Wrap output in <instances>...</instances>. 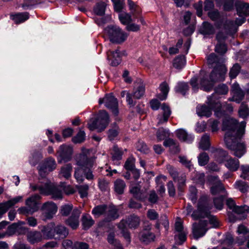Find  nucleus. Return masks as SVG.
<instances>
[{
	"mask_svg": "<svg viewBox=\"0 0 249 249\" xmlns=\"http://www.w3.org/2000/svg\"><path fill=\"white\" fill-rule=\"evenodd\" d=\"M246 122L238 123L233 118L225 119L223 123L222 130L225 131L224 142L227 148L233 152V154L241 158L246 153L245 144L240 140L245 133Z\"/></svg>",
	"mask_w": 249,
	"mask_h": 249,
	"instance_id": "f257e3e1",
	"label": "nucleus"
},
{
	"mask_svg": "<svg viewBox=\"0 0 249 249\" xmlns=\"http://www.w3.org/2000/svg\"><path fill=\"white\" fill-rule=\"evenodd\" d=\"M76 160L78 167L75 169L74 177L77 181L82 182L84 177L89 181L93 180L95 178L93 171L95 163V158L81 154L77 157Z\"/></svg>",
	"mask_w": 249,
	"mask_h": 249,
	"instance_id": "f03ea898",
	"label": "nucleus"
},
{
	"mask_svg": "<svg viewBox=\"0 0 249 249\" xmlns=\"http://www.w3.org/2000/svg\"><path fill=\"white\" fill-rule=\"evenodd\" d=\"M225 59L223 56H217L212 53L207 56V62L209 65H215L211 73L213 81L224 80L227 72V69L224 64Z\"/></svg>",
	"mask_w": 249,
	"mask_h": 249,
	"instance_id": "7ed1b4c3",
	"label": "nucleus"
},
{
	"mask_svg": "<svg viewBox=\"0 0 249 249\" xmlns=\"http://www.w3.org/2000/svg\"><path fill=\"white\" fill-rule=\"evenodd\" d=\"M207 105L198 106L196 107V113L199 116L210 117L212 113V110L214 111L215 115L220 117L223 113L220 110L221 104L218 100L214 99V94L208 97L206 102Z\"/></svg>",
	"mask_w": 249,
	"mask_h": 249,
	"instance_id": "20e7f679",
	"label": "nucleus"
},
{
	"mask_svg": "<svg viewBox=\"0 0 249 249\" xmlns=\"http://www.w3.org/2000/svg\"><path fill=\"white\" fill-rule=\"evenodd\" d=\"M221 81H213L211 78V73L208 75L205 71H201L199 77L198 78L196 77H193L190 80V84L195 92L197 91L199 88L198 82H199L200 89L205 91H209L213 89L215 82Z\"/></svg>",
	"mask_w": 249,
	"mask_h": 249,
	"instance_id": "39448f33",
	"label": "nucleus"
},
{
	"mask_svg": "<svg viewBox=\"0 0 249 249\" xmlns=\"http://www.w3.org/2000/svg\"><path fill=\"white\" fill-rule=\"evenodd\" d=\"M214 156L217 162L224 163L225 166L231 171H235L239 167V160L231 157L226 151L221 149L215 150L214 152Z\"/></svg>",
	"mask_w": 249,
	"mask_h": 249,
	"instance_id": "423d86ee",
	"label": "nucleus"
},
{
	"mask_svg": "<svg viewBox=\"0 0 249 249\" xmlns=\"http://www.w3.org/2000/svg\"><path fill=\"white\" fill-rule=\"evenodd\" d=\"M109 122L107 113L105 110H101L96 119L90 120L88 123V127L90 130L97 129L98 132H101L107 127Z\"/></svg>",
	"mask_w": 249,
	"mask_h": 249,
	"instance_id": "0eeeda50",
	"label": "nucleus"
},
{
	"mask_svg": "<svg viewBox=\"0 0 249 249\" xmlns=\"http://www.w3.org/2000/svg\"><path fill=\"white\" fill-rule=\"evenodd\" d=\"M105 31L110 41L113 43L121 44L124 42L128 37V34L117 26H108Z\"/></svg>",
	"mask_w": 249,
	"mask_h": 249,
	"instance_id": "6e6552de",
	"label": "nucleus"
},
{
	"mask_svg": "<svg viewBox=\"0 0 249 249\" xmlns=\"http://www.w3.org/2000/svg\"><path fill=\"white\" fill-rule=\"evenodd\" d=\"M212 206L209 203L208 198L206 196H202L199 199L198 203V212H194L191 216L194 219H197L201 217L208 216Z\"/></svg>",
	"mask_w": 249,
	"mask_h": 249,
	"instance_id": "1a4fd4ad",
	"label": "nucleus"
},
{
	"mask_svg": "<svg viewBox=\"0 0 249 249\" xmlns=\"http://www.w3.org/2000/svg\"><path fill=\"white\" fill-rule=\"evenodd\" d=\"M42 216L44 220L51 219L57 211V207L53 202L48 201L41 207Z\"/></svg>",
	"mask_w": 249,
	"mask_h": 249,
	"instance_id": "9d476101",
	"label": "nucleus"
},
{
	"mask_svg": "<svg viewBox=\"0 0 249 249\" xmlns=\"http://www.w3.org/2000/svg\"><path fill=\"white\" fill-rule=\"evenodd\" d=\"M99 104L104 103L105 106L112 110V112L115 115L118 113V101L112 94H107L103 98H100L99 100Z\"/></svg>",
	"mask_w": 249,
	"mask_h": 249,
	"instance_id": "9b49d317",
	"label": "nucleus"
},
{
	"mask_svg": "<svg viewBox=\"0 0 249 249\" xmlns=\"http://www.w3.org/2000/svg\"><path fill=\"white\" fill-rule=\"evenodd\" d=\"M209 229L208 223L206 220H200L197 223H194L193 225V234L194 238L197 239L203 236Z\"/></svg>",
	"mask_w": 249,
	"mask_h": 249,
	"instance_id": "f8f14e48",
	"label": "nucleus"
},
{
	"mask_svg": "<svg viewBox=\"0 0 249 249\" xmlns=\"http://www.w3.org/2000/svg\"><path fill=\"white\" fill-rule=\"evenodd\" d=\"M140 223V218L134 214L128 216L125 219L122 220L118 225L120 229H124L128 227L130 229H136Z\"/></svg>",
	"mask_w": 249,
	"mask_h": 249,
	"instance_id": "ddd939ff",
	"label": "nucleus"
},
{
	"mask_svg": "<svg viewBox=\"0 0 249 249\" xmlns=\"http://www.w3.org/2000/svg\"><path fill=\"white\" fill-rule=\"evenodd\" d=\"M56 162L53 158H49L44 160L39 168V173L42 178L45 177L48 172L53 170L56 168Z\"/></svg>",
	"mask_w": 249,
	"mask_h": 249,
	"instance_id": "4468645a",
	"label": "nucleus"
},
{
	"mask_svg": "<svg viewBox=\"0 0 249 249\" xmlns=\"http://www.w3.org/2000/svg\"><path fill=\"white\" fill-rule=\"evenodd\" d=\"M57 153L58 162H65L71 160L72 153V148L70 145L63 144L60 146Z\"/></svg>",
	"mask_w": 249,
	"mask_h": 249,
	"instance_id": "2eb2a0df",
	"label": "nucleus"
},
{
	"mask_svg": "<svg viewBox=\"0 0 249 249\" xmlns=\"http://www.w3.org/2000/svg\"><path fill=\"white\" fill-rule=\"evenodd\" d=\"M161 112L157 118V125H160L166 124L171 114V109L168 106L163 103L161 105Z\"/></svg>",
	"mask_w": 249,
	"mask_h": 249,
	"instance_id": "dca6fc26",
	"label": "nucleus"
},
{
	"mask_svg": "<svg viewBox=\"0 0 249 249\" xmlns=\"http://www.w3.org/2000/svg\"><path fill=\"white\" fill-rule=\"evenodd\" d=\"M32 188L34 191L38 190L41 194L48 195L50 193L52 195L54 199H59L62 197L61 191L57 188H53L50 191L48 186L45 187V188H43L42 186H33Z\"/></svg>",
	"mask_w": 249,
	"mask_h": 249,
	"instance_id": "f3484780",
	"label": "nucleus"
},
{
	"mask_svg": "<svg viewBox=\"0 0 249 249\" xmlns=\"http://www.w3.org/2000/svg\"><path fill=\"white\" fill-rule=\"evenodd\" d=\"M41 231L43 239H51L54 238L55 235V224L51 222L46 226H42Z\"/></svg>",
	"mask_w": 249,
	"mask_h": 249,
	"instance_id": "a211bd4d",
	"label": "nucleus"
},
{
	"mask_svg": "<svg viewBox=\"0 0 249 249\" xmlns=\"http://www.w3.org/2000/svg\"><path fill=\"white\" fill-rule=\"evenodd\" d=\"M150 229V225H148L147 227L145 226L143 230L140 233V240L145 244L154 241L155 238L154 234L149 231Z\"/></svg>",
	"mask_w": 249,
	"mask_h": 249,
	"instance_id": "6ab92c4d",
	"label": "nucleus"
},
{
	"mask_svg": "<svg viewBox=\"0 0 249 249\" xmlns=\"http://www.w3.org/2000/svg\"><path fill=\"white\" fill-rule=\"evenodd\" d=\"M22 199V196H18L5 202L0 203V217L12 206Z\"/></svg>",
	"mask_w": 249,
	"mask_h": 249,
	"instance_id": "aec40b11",
	"label": "nucleus"
},
{
	"mask_svg": "<svg viewBox=\"0 0 249 249\" xmlns=\"http://www.w3.org/2000/svg\"><path fill=\"white\" fill-rule=\"evenodd\" d=\"M107 58L110 61V65L112 66H118L121 62V54L118 50L113 52L107 53Z\"/></svg>",
	"mask_w": 249,
	"mask_h": 249,
	"instance_id": "412c9836",
	"label": "nucleus"
},
{
	"mask_svg": "<svg viewBox=\"0 0 249 249\" xmlns=\"http://www.w3.org/2000/svg\"><path fill=\"white\" fill-rule=\"evenodd\" d=\"M237 14L239 16H247L249 15V4L243 1H238L235 3Z\"/></svg>",
	"mask_w": 249,
	"mask_h": 249,
	"instance_id": "4be33fe9",
	"label": "nucleus"
},
{
	"mask_svg": "<svg viewBox=\"0 0 249 249\" xmlns=\"http://www.w3.org/2000/svg\"><path fill=\"white\" fill-rule=\"evenodd\" d=\"M40 199V196L38 194L33 195L26 200V205L31 209L32 212H36L38 210L37 201Z\"/></svg>",
	"mask_w": 249,
	"mask_h": 249,
	"instance_id": "5701e85b",
	"label": "nucleus"
},
{
	"mask_svg": "<svg viewBox=\"0 0 249 249\" xmlns=\"http://www.w3.org/2000/svg\"><path fill=\"white\" fill-rule=\"evenodd\" d=\"M80 214L79 210H74L72 215L67 220V224L73 230L77 229L79 226Z\"/></svg>",
	"mask_w": 249,
	"mask_h": 249,
	"instance_id": "b1692460",
	"label": "nucleus"
},
{
	"mask_svg": "<svg viewBox=\"0 0 249 249\" xmlns=\"http://www.w3.org/2000/svg\"><path fill=\"white\" fill-rule=\"evenodd\" d=\"M27 239L31 244H34L40 242L43 239V237L41 232L37 231H32L27 233Z\"/></svg>",
	"mask_w": 249,
	"mask_h": 249,
	"instance_id": "393cba45",
	"label": "nucleus"
},
{
	"mask_svg": "<svg viewBox=\"0 0 249 249\" xmlns=\"http://www.w3.org/2000/svg\"><path fill=\"white\" fill-rule=\"evenodd\" d=\"M177 135L179 140L189 143H191L194 139V137L192 135L189 134L186 131L183 129L177 130Z\"/></svg>",
	"mask_w": 249,
	"mask_h": 249,
	"instance_id": "a878e982",
	"label": "nucleus"
},
{
	"mask_svg": "<svg viewBox=\"0 0 249 249\" xmlns=\"http://www.w3.org/2000/svg\"><path fill=\"white\" fill-rule=\"evenodd\" d=\"M105 216L107 221L113 220L119 217V214L116 208L114 206H108Z\"/></svg>",
	"mask_w": 249,
	"mask_h": 249,
	"instance_id": "bb28decb",
	"label": "nucleus"
},
{
	"mask_svg": "<svg viewBox=\"0 0 249 249\" xmlns=\"http://www.w3.org/2000/svg\"><path fill=\"white\" fill-rule=\"evenodd\" d=\"M213 177H211V178H212ZM215 179H216V184L213 185L211 188V193L213 195H216L218 193H221L222 194L223 196H226L227 195V193L225 192V188L224 186H223L222 184L220 182L219 180H218L217 179L216 177H214Z\"/></svg>",
	"mask_w": 249,
	"mask_h": 249,
	"instance_id": "cd10ccee",
	"label": "nucleus"
},
{
	"mask_svg": "<svg viewBox=\"0 0 249 249\" xmlns=\"http://www.w3.org/2000/svg\"><path fill=\"white\" fill-rule=\"evenodd\" d=\"M233 212L238 215L239 219H243L247 217L248 214L249 213V207L247 205L237 206Z\"/></svg>",
	"mask_w": 249,
	"mask_h": 249,
	"instance_id": "c85d7f7f",
	"label": "nucleus"
},
{
	"mask_svg": "<svg viewBox=\"0 0 249 249\" xmlns=\"http://www.w3.org/2000/svg\"><path fill=\"white\" fill-rule=\"evenodd\" d=\"M144 86L140 80V85L134 89L133 92L131 93L132 94V99H140L144 95Z\"/></svg>",
	"mask_w": 249,
	"mask_h": 249,
	"instance_id": "c756f323",
	"label": "nucleus"
},
{
	"mask_svg": "<svg viewBox=\"0 0 249 249\" xmlns=\"http://www.w3.org/2000/svg\"><path fill=\"white\" fill-rule=\"evenodd\" d=\"M200 33L204 35H213L215 32V30L210 23L204 22L200 28Z\"/></svg>",
	"mask_w": 249,
	"mask_h": 249,
	"instance_id": "7c9ffc66",
	"label": "nucleus"
},
{
	"mask_svg": "<svg viewBox=\"0 0 249 249\" xmlns=\"http://www.w3.org/2000/svg\"><path fill=\"white\" fill-rule=\"evenodd\" d=\"M12 19L17 24H19L24 22L29 18V13L27 12L19 13L12 15Z\"/></svg>",
	"mask_w": 249,
	"mask_h": 249,
	"instance_id": "2f4dec72",
	"label": "nucleus"
},
{
	"mask_svg": "<svg viewBox=\"0 0 249 249\" xmlns=\"http://www.w3.org/2000/svg\"><path fill=\"white\" fill-rule=\"evenodd\" d=\"M160 89L161 93L158 94L157 97L160 100H164L167 98V94L169 90V87L168 84L164 82L160 85Z\"/></svg>",
	"mask_w": 249,
	"mask_h": 249,
	"instance_id": "473e14b6",
	"label": "nucleus"
},
{
	"mask_svg": "<svg viewBox=\"0 0 249 249\" xmlns=\"http://www.w3.org/2000/svg\"><path fill=\"white\" fill-rule=\"evenodd\" d=\"M107 206L106 205L97 206L92 209V213L96 217H99L102 214L105 216Z\"/></svg>",
	"mask_w": 249,
	"mask_h": 249,
	"instance_id": "72a5a7b5",
	"label": "nucleus"
},
{
	"mask_svg": "<svg viewBox=\"0 0 249 249\" xmlns=\"http://www.w3.org/2000/svg\"><path fill=\"white\" fill-rule=\"evenodd\" d=\"M130 192L136 198L143 201H145V198L142 194L140 186H132L130 189Z\"/></svg>",
	"mask_w": 249,
	"mask_h": 249,
	"instance_id": "f704fd0d",
	"label": "nucleus"
},
{
	"mask_svg": "<svg viewBox=\"0 0 249 249\" xmlns=\"http://www.w3.org/2000/svg\"><path fill=\"white\" fill-rule=\"evenodd\" d=\"M114 190L118 194H122L125 188V183L124 180L117 179L114 183Z\"/></svg>",
	"mask_w": 249,
	"mask_h": 249,
	"instance_id": "c9c22d12",
	"label": "nucleus"
},
{
	"mask_svg": "<svg viewBox=\"0 0 249 249\" xmlns=\"http://www.w3.org/2000/svg\"><path fill=\"white\" fill-rule=\"evenodd\" d=\"M82 222L83 228L85 230L89 229L94 223L91 217L88 214H85L83 215Z\"/></svg>",
	"mask_w": 249,
	"mask_h": 249,
	"instance_id": "e433bc0d",
	"label": "nucleus"
},
{
	"mask_svg": "<svg viewBox=\"0 0 249 249\" xmlns=\"http://www.w3.org/2000/svg\"><path fill=\"white\" fill-rule=\"evenodd\" d=\"M55 234L59 235L62 238H65L69 234L68 230L64 226L58 225L55 226Z\"/></svg>",
	"mask_w": 249,
	"mask_h": 249,
	"instance_id": "4c0bfd02",
	"label": "nucleus"
},
{
	"mask_svg": "<svg viewBox=\"0 0 249 249\" xmlns=\"http://www.w3.org/2000/svg\"><path fill=\"white\" fill-rule=\"evenodd\" d=\"M163 145L165 147H169L173 149V152L178 153L179 151L178 145L176 142L172 139H168L164 141Z\"/></svg>",
	"mask_w": 249,
	"mask_h": 249,
	"instance_id": "58836bf2",
	"label": "nucleus"
},
{
	"mask_svg": "<svg viewBox=\"0 0 249 249\" xmlns=\"http://www.w3.org/2000/svg\"><path fill=\"white\" fill-rule=\"evenodd\" d=\"M111 154L112 155V160L113 161H118L122 159L123 152L117 146L114 145Z\"/></svg>",
	"mask_w": 249,
	"mask_h": 249,
	"instance_id": "ea45409f",
	"label": "nucleus"
},
{
	"mask_svg": "<svg viewBox=\"0 0 249 249\" xmlns=\"http://www.w3.org/2000/svg\"><path fill=\"white\" fill-rule=\"evenodd\" d=\"M119 18L123 24L126 26L132 21L130 15L125 12H122L119 14Z\"/></svg>",
	"mask_w": 249,
	"mask_h": 249,
	"instance_id": "a19ab883",
	"label": "nucleus"
},
{
	"mask_svg": "<svg viewBox=\"0 0 249 249\" xmlns=\"http://www.w3.org/2000/svg\"><path fill=\"white\" fill-rule=\"evenodd\" d=\"M186 60L183 55L177 57L174 60L173 66L178 69H181L185 65Z\"/></svg>",
	"mask_w": 249,
	"mask_h": 249,
	"instance_id": "79ce46f5",
	"label": "nucleus"
},
{
	"mask_svg": "<svg viewBox=\"0 0 249 249\" xmlns=\"http://www.w3.org/2000/svg\"><path fill=\"white\" fill-rule=\"evenodd\" d=\"M24 224V222H19L18 223L12 224L11 225L8 227L6 232L4 234V236L5 235L11 236L14 234L16 231L18 230L19 225H22Z\"/></svg>",
	"mask_w": 249,
	"mask_h": 249,
	"instance_id": "37998d69",
	"label": "nucleus"
},
{
	"mask_svg": "<svg viewBox=\"0 0 249 249\" xmlns=\"http://www.w3.org/2000/svg\"><path fill=\"white\" fill-rule=\"evenodd\" d=\"M169 130L162 127L160 128L157 132V138L158 141H161L169 136Z\"/></svg>",
	"mask_w": 249,
	"mask_h": 249,
	"instance_id": "c03bdc74",
	"label": "nucleus"
},
{
	"mask_svg": "<svg viewBox=\"0 0 249 249\" xmlns=\"http://www.w3.org/2000/svg\"><path fill=\"white\" fill-rule=\"evenodd\" d=\"M210 137L207 134L204 135L199 143V148L203 150H207L210 147Z\"/></svg>",
	"mask_w": 249,
	"mask_h": 249,
	"instance_id": "a18cd8bd",
	"label": "nucleus"
},
{
	"mask_svg": "<svg viewBox=\"0 0 249 249\" xmlns=\"http://www.w3.org/2000/svg\"><path fill=\"white\" fill-rule=\"evenodd\" d=\"M234 186L235 189L243 193L247 192L249 189V186L247 183L242 180L236 181Z\"/></svg>",
	"mask_w": 249,
	"mask_h": 249,
	"instance_id": "49530a36",
	"label": "nucleus"
},
{
	"mask_svg": "<svg viewBox=\"0 0 249 249\" xmlns=\"http://www.w3.org/2000/svg\"><path fill=\"white\" fill-rule=\"evenodd\" d=\"M72 166L70 164H67L62 167L60 175L64 178L68 179L71 176Z\"/></svg>",
	"mask_w": 249,
	"mask_h": 249,
	"instance_id": "de8ad7c7",
	"label": "nucleus"
},
{
	"mask_svg": "<svg viewBox=\"0 0 249 249\" xmlns=\"http://www.w3.org/2000/svg\"><path fill=\"white\" fill-rule=\"evenodd\" d=\"M176 91L184 95L189 90L188 84L184 82L178 83L175 88Z\"/></svg>",
	"mask_w": 249,
	"mask_h": 249,
	"instance_id": "09e8293b",
	"label": "nucleus"
},
{
	"mask_svg": "<svg viewBox=\"0 0 249 249\" xmlns=\"http://www.w3.org/2000/svg\"><path fill=\"white\" fill-rule=\"evenodd\" d=\"M126 95V101L130 107H134L136 105V101L132 99V94L125 90L122 91L121 96L122 97Z\"/></svg>",
	"mask_w": 249,
	"mask_h": 249,
	"instance_id": "8fccbe9b",
	"label": "nucleus"
},
{
	"mask_svg": "<svg viewBox=\"0 0 249 249\" xmlns=\"http://www.w3.org/2000/svg\"><path fill=\"white\" fill-rule=\"evenodd\" d=\"M128 5L129 10L131 11V14L136 16L141 13L142 10L141 8L137 5H136L133 2L129 0Z\"/></svg>",
	"mask_w": 249,
	"mask_h": 249,
	"instance_id": "3c124183",
	"label": "nucleus"
},
{
	"mask_svg": "<svg viewBox=\"0 0 249 249\" xmlns=\"http://www.w3.org/2000/svg\"><path fill=\"white\" fill-rule=\"evenodd\" d=\"M106 4L104 2L98 3L94 9L95 13L98 15L102 16L104 14Z\"/></svg>",
	"mask_w": 249,
	"mask_h": 249,
	"instance_id": "603ef678",
	"label": "nucleus"
},
{
	"mask_svg": "<svg viewBox=\"0 0 249 249\" xmlns=\"http://www.w3.org/2000/svg\"><path fill=\"white\" fill-rule=\"evenodd\" d=\"M239 115L240 117L245 118L249 115V109L247 105L242 103L238 111Z\"/></svg>",
	"mask_w": 249,
	"mask_h": 249,
	"instance_id": "864d4df0",
	"label": "nucleus"
},
{
	"mask_svg": "<svg viewBox=\"0 0 249 249\" xmlns=\"http://www.w3.org/2000/svg\"><path fill=\"white\" fill-rule=\"evenodd\" d=\"M244 93L242 90L236 91L233 93V96L231 98H229V101H233L236 102V103H240L241 100L244 97Z\"/></svg>",
	"mask_w": 249,
	"mask_h": 249,
	"instance_id": "5fc2aeb1",
	"label": "nucleus"
},
{
	"mask_svg": "<svg viewBox=\"0 0 249 249\" xmlns=\"http://www.w3.org/2000/svg\"><path fill=\"white\" fill-rule=\"evenodd\" d=\"M241 67L238 64H235L230 69L229 76L231 79L235 78L239 74Z\"/></svg>",
	"mask_w": 249,
	"mask_h": 249,
	"instance_id": "6e6d98bb",
	"label": "nucleus"
},
{
	"mask_svg": "<svg viewBox=\"0 0 249 249\" xmlns=\"http://www.w3.org/2000/svg\"><path fill=\"white\" fill-rule=\"evenodd\" d=\"M208 221L206 220L208 223V227L210 228H216L219 226V222L215 216L210 215L208 217Z\"/></svg>",
	"mask_w": 249,
	"mask_h": 249,
	"instance_id": "4d7b16f0",
	"label": "nucleus"
},
{
	"mask_svg": "<svg viewBox=\"0 0 249 249\" xmlns=\"http://www.w3.org/2000/svg\"><path fill=\"white\" fill-rule=\"evenodd\" d=\"M214 91L216 94L225 95L228 93L229 88L225 84H220L215 88Z\"/></svg>",
	"mask_w": 249,
	"mask_h": 249,
	"instance_id": "13d9d810",
	"label": "nucleus"
},
{
	"mask_svg": "<svg viewBox=\"0 0 249 249\" xmlns=\"http://www.w3.org/2000/svg\"><path fill=\"white\" fill-rule=\"evenodd\" d=\"M209 160V157L208 155L205 153L203 152L198 156V164L200 166H204L207 164Z\"/></svg>",
	"mask_w": 249,
	"mask_h": 249,
	"instance_id": "bf43d9fd",
	"label": "nucleus"
},
{
	"mask_svg": "<svg viewBox=\"0 0 249 249\" xmlns=\"http://www.w3.org/2000/svg\"><path fill=\"white\" fill-rule=\"evenodd\" d=\"M41 158L42 156L39 152H35L30 157L29 162L31 165L35 166Z\"/></svg>",
	"mask_w": 249,
	"mask_h": 249,
	"instance_id": "052dcab7",
	"label": "nucleus"
},
{
	"mask_svg": "<svg viewBox=\"0 0 249 249\" xmlns=\"http://www.w3.org/2000/svg\"><path fill=\"white\" fill-rule=\"evenodd\" d=\"M85 139V133L83 131L80 130L77 134L72 138V141L74 143H81Z\"/></svg>",
	"mask_w": 249,
	"mask_h": 249,
	"instance_id": "680f3d73",
	"label": "nucleus"
},
{
	"mask_svg": "<svg viewBox=\"0 0 249 249\" xmlns=\"http://www.w3.org/2000/svg\"><path fill=\"white\" fill-rule=\"evenodd\" d=\"M119 127L115 125L112 128L110 129L108 132V137L110 140H113L116 138L119 134Z\"/></svg>",
	"mask_w": 249,
	"mask_h": 249,
	"instance_id": "e2e57ef3",
	"label": "nucleus"
},
{
	"mask_svg": "<svg viewBox=\"0 0 249 249\" xmlns=\"http://www.w3.org/2000/svg\"><path fill=\"white\" fill-rule=\"evenodd\" d=\"M189 198L193 203H196L197 199V190L195 186H192L189 188Z\"/></svg>",
	"mask_w": 249,
	"mask_h": 249,
	"instance_id": "0e129e2a",
	"label": "nucleus"
},
{
	"mask_svg": "<svg viewBox=\"0 0 249 249\" xmlns=\"http://www.w3.org/2000/svg\"><path fill=\"white\" fill-rule=\"evenodd\" d=\"M135 159L133 157L129 158L124 164V168L127 170L132 171L135 169Z\"/></svg>",
	"mask_w": 249,
	"mask_h": 249,
	"instance_id": "69168bd1",
	"label": "nucleus"
},
{
	"mask_svg": "<svg viewBox=\"0 0 249 249\" xmlns=\"http://www.w3.org/2000/svg\"><path fill=\"white\" fill-rule=\"evenodd\" d=\"M242 172L240 177L245 179H249V165H243L241 166Z\"/></svg>",
	"mask_w": 249,
	"mask_h": 249,
	"instance_id": "338daca9",
	"label": "nucleus"
},
{
	"mask_svg": "<svg viewBox=\"0 0 249 249\" xmlns=\"http://www.w3.org/2000/svg\"><path fill=\"white\" fill-rule=\"evenodd\" d=\"M89 245L84 242L76 241L74 243V249H89Z\"/></svg>",
	"mask_w": 249,
	"mask_h": 249,
	"instance_id": "774afa93",
	"label": "nucleus"
}]
</instances>
